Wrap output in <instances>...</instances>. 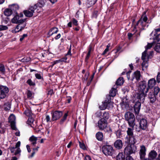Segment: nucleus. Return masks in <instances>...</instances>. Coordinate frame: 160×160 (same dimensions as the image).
Wrapping results in <instances>:
<instances>
[{
	"label": "nucleus",
	"mask_w": 160,
	"mask_h": 160,
	"mask_svg": "<svg viewBox=\"0 0 160 160\" xmlns=\"http://www.w3.org/2000/svg\"><path fill=\"white\" fill-rule=\"evenodd\" d=\"M107 103V108L109 109L112 107L113 103L111 101V100H108V101L107 100H105Z\"/></svg>",
	"instance_id": "e433bc0d"
},
{
	"label": "nucleus",
	"mask_w": 160,
	"mask_h": 160,
	"mask_svg": "<svg viewBox=\"0 0 160 160\" xmlns=\"http://www.w3.org/2000/svg\"><path fill=\"white\" fill-rule=\"evenodd\" d=\"M124 81L122 77L119 78L117 80L116 84L117 85H121L124 83Z\"/></svg>",
	"instance_id": "473e14b6"
},
{
	"label": "nucleus",
	"mask_w": 160,
	"mask_h": 160,
	"mask_svg": "<svg viewBox=\"0 0 160 160\" xmlns=\"http://www.w3.org/2000/svg\"><path fill=\"white\" fill-rule=\"evenodd\" d=\"M15 29L13 31V32L17 33L23 29L26 26V24L23 23H18Z\"/></svg>",
	"instance_id": "2eb2a0df"
},
{
	"label": "nucleus",
	"mask_w": 160,
	"mask_h": 160,
	"mask_svg": "<svg viewBox=\"0 0 160 160\" xmlns=\"http://www.w3.org/2000/svg\"><path fill=\"white\" fill-rule=\"evenodd\" d=\"M107 103L106 101L102 103V104L99 106V108L101 110H104L107 108Z\"/></svg>",
	"instance_id": "ea45409f"
},
{
	"label": "nucleus",
	"mask_w": 160,
	"mask_h": 160,
	"mask_svg": "<svg viewBox=\"0 0 160 160\" xmlns=\"http://www.w3.org/2000/svg\"><path fill=\"white\" fill-rule=\"evenodd\" d=\"M8 119L12 128L13 130H16L17 129L15 126V116L13 114H11L9 117Z\"/></svg>",
	"instance_id": "9b49d317"
},
{
	"label": "nucleus",
	"mask_w": 160,
	"mask_h": 160,
	"mask_svg": "<svg viewBox=\"0 0 160 160\" xmlns=\"http://www.w3.org/2000/svg\"><path fill=\"white\" fill-rule=\"evenodd\" d=\"M11 8L12 11H15L19 8L18 6L16 4H13L11 6Z\"/></svg>",
	"instance_id": "a19ab883"
},
{
	"label": "nucleus",
	"mask_w": 160,
	"mask_h": 160,
	"mask_svg": "<svg viewBox=\"0 0 160 160\" xmlns=\"http://www.w3.org/2000/svg\"><path fill=\"white\" fill-rule=\"evenodd\" d=\"M45 0H39L37 3L34 5L37 7L36 12H39L42 10V8L45 5Z\"/></svg>",
	"instance_id": "f8f14e48"
},
{
	"label": "nucleus",
	"mask_w": 160,
	"mask_h": 160,
	"mask_svg": "<svg viewBox=\"0 0 160 160\" xmlns=\"http://www.w3.org/2000/svg\"><path fill=\"white\" fill-rule=\"evenodd\" d=\"M9 91L8 88L5 86H0V99L4 98L6 94Z\"/></svg>",
	"instance_id": "6e6552de"
},
{
	"label": "nucleus",
	"mask_w": 160,
	"mask_h": 160,
	"mask_svg": "<svg viewBox=\"0 0 160 160\" xmlns=\"http://www.w3.org/2000/svg\"><path fill=\"white\" fill-rule=\"evenodd\" d=\"M3 108L5 110H9L11 108V104L9 102H7L4 104L3 106Z\"/></svg>",
	"instance_id": "58836bf2"
},
{
	"label": "nucleus",
	"mask_w": 160,
	"mask_h": 160,
	"mask_svg": "<svg viewBox=\"0 0 160 160\" xmlns=\"http://www.w3.org/2000/svg\"><path fill=\"white\" fill-rule=\"evenodd\" d=\"M134 152L131 145L127 146L124 149V153L126 155H130Z\"/></svg>",
	"instance_id": "dca6fc26"
},
{
	"label": "nucleus",
	"mask_w": 160,
	"mask_h": 160,
	"mask_svg": "<svg viewBox=\"0 0 160 160\" xmlns=\"http://www.w3.org/2000/svg\"><path fill=\"white\" fill-rule=\"evenodd\" d=\"M85 160H91V158L88 155L86 156L85 158Z\"/></svg>",
	"instance_id": "774afa93"
},
{
	"label": "nucleus",
	"mask_w": 160,
	"mask_h": 160,
	"mask_svg": "<svg viewBox=\"0 0 160 160\" xmlns=\"http://www.w3.org/2000/svg\"><path fill=\"white\" fill-rule=\"evenodd\" d=\"M26 20L25 19H19V16L18 15H15L12 19L11 22L13 23L18 24L19 23H23Z\"/></svg>",
	"instance_id": "ddd939ff"
},
{
	"label": "nucleus",
	"mask_w": 160,
	"mask_h": 160,
	"mask_svg": "<svg viewBox=\"0 0 160 160\" xmlns=\"http://www.w3.org/2000/svg\"><path fill=\"white\" fill-rule=\"evenodd\" d=\"M72 24L76 26H77L78 25V21L74 18H72Z\"/></svg>",
	"instance_id": "3c124183"
},
{
	"label": "nucleus",
	"mask_w": 160,
	"mask_h": 160,
	"mask_svg": "<svg viewBox=\"0 0 160 160\" xmlns=\"http://www.w3.org/2000/svg\"><path fill=\"white\" fill-rule=\"evenodd\" d=\"M27 36V34H24L22 35L21 36V37L20 38V41H22L24 38L26 37Z\"/></svg>",
	"instance_id": "bf43d9fd"
},
{
	"label": "nucleus",
	"mask_w": 160,
	"mask_h": 160,
	"mask_svg": "<svg viewBox=\"0 0 160 160\" xmlns=\"http://www.w3.org/2000/svg\"><path fill=\"white\" fill-rule=\"evenodd\" d=\"M159 39H160L158 38L157 37H156L154 39V41L152 42L151 43H148L146 48V50L145 51H146H146L147 49L151 48L152 47L154 43H155V42H156V41H157L158 42L159 41Z\"/></svg>",
	"instance_id": "bb28decb"
},
{
	"label": "nucleus",
	"mask_w": 160,
	"mask_h": 160,
	"mask_svg": "<svg viewBox=\"0 0 160 160\" xmlns=\"http://www.w3.org/2000/svg\"><path fill=\"white\" fill-rule=\"evenodd\" d=\"M132 77V78L131 79L132 81H133L135 78L137 81L140 80L141 77L140 72L138 71H135L133 73Z\"/></svg>",
	"instance_id": "6ab92c4d"
},
{
	"label": "nucleus",
	"mask_w": 160,
	"mask_h": 160,
	"mask_svg": "<svg viewBox=\"0 0 160 160\" xmlns=\"http://www.w3.org/2000/svg\"><path fill=\"white\" fill-rule=\"evenodd\" d=\"M12 11L11 9L7 8L5 10L4 14L5 16H9L12 14Z\"/></svg>",
	"instance_id": "72a5a7b5"
},
{
	"label": "nucleus",
	"mask_w": 160,
	"mask_h": 160,
	"mask_svg": "<svg viewBox=\"0 0 160 160\" xmlns=\"http://www.w3.org/2000/svg\"><path fill=\"white\" fill-rule=\"evenodd\" d=\"M146 12H144L143 14L142 15L140 19L137 22L136 25L134 27L133 30V31L134 32H136L138 31L137 29L138 28L140 32L138 33V36L140 35V32L145 29V28L148 26V25H147V21L148 20V18L146 15Z\"/></svg>",
	"instance_id": "f257e3e1"
},
{
	"label": "nucleus",
	"mask_w": 160,
	"mask_h": 160,
	"mask_svg": "<svg viewBox=\"0 0 160 160\" xmlns=\"http://www.w3.org/2000/svg\"><path fill=\"white\" fill-rule=\"evenodd\" d=\"M146 150V148L143 145L141 146L139 152L140 159H143L145 157Z\"/></svg>",
	"instance_id": "f3484780"
},
{
	"label": "nucleus",
	"mask_w": 160,
	"mask_h": 160,
	"mask_svg": "<svg viewBox=\"0 0 160 160\" xmlns=\"http://www.w3.org/2000/svg\"><path fill=\"white\" fill-rule=\"evenodd\" d=\"M8 27L6 26L0 25V31H3L7 30Z\"/></svg>",
	"instance_id": "8fccbe9b"
},
{
	"label": "nucleus",
	"mask_w": 160,
	"mask_h": 160,
	"mask_svg": "<svg viewBox=\"0 0 160 160\" xmlns=\"http://www.w3.org/2000/svg\"><path fill=\"white\" fill-rule=\"evenodd\" d=\"M79 145L81 148L83 149H85L86 148L84 144L80 143Z\"/></svg>",
	"instance_id": "0e129e2a"
},
{
	"label": "nucleus",
	"mask_w": 160,
	"mask_h": 160,
	"mask_svg": "<svg viewBox=\"0 0 160 160\" xmlns=\"http://www.w3.org/2000/svg\"><path fill=\"white\" fill-rule=\"evenodd\" d=\"M126 160H135L132 156L130 155H127Z\"/></svg>",
	"instance_id": "603ef678"
},
{
	"label": "nucleus",
	"mask_w": 160,
	"mask_h": 160,
	"mask_svg": "<svg viewBox=\"0 0 160 160\" xmlns=\"http://www.w3.org/2000/svg\"><path fill=\"white\" fill-rule=\"evenodd\" d=\"M127 132L128 134L127 137V138L134 135L133 132V129L131 128H128Z\"/></svg>",
	"instance_id": "4c0bfd02"
},
{
	"label": "nucleus",
	"mask_w": 160,
	"mask_h": 160,
	"mask_svg": "<svg viewBox=\"0 0 160 160\" xmlns=\"http://www.w3.org/2000/svg\"><path fill=\"white\" fill-rule=\"evenodd\" d=\"M21 142L20 141L17 142L15 145V147H11L9 148V149L12 153H13L14 155H17L21 152V150L19 148Z\"/></svg>",
	"instance_id": "39448f33"
},
{
	"label": "nucleus",
	"mask_w": 160,
	"mask_h": 160,
	"mask_svg": "<svg viewBox=\"0 0 160 160\" xmlns=\"http://www.w3.org/2000/svg\"><path fill=\"white\" fill-rule=\"evenodd\" d=\"M35 10H37L36 6H31L30 7L28 10L24 11L23 12L26 16L30 17L33 15V13Z\"/></svg>",
	"instance_id": "423d86ee"
},
{
	"label": "nucleus",
	"mask_w": 160,
	"mask_h": 160,
	"mask_svg": "<svg viewBox=\"0 0 160 160\" xmlns=\"http://www.w3.org/2000/svg\"><path fill=\"white\" fill-rule=\"evenodd\" d=\"M114 87L112 88L109 92L110 96L112 97L115 96L117 92V86H114Z\"/></svg>",
	"instance_id": "cd10ccee"
},
{
	"label": "nucleus",
	"mask_w": 160,
	"mask_h": 160,
	"mask_svg": "<svg viewBox=\"0 0 160 160\" xmlns=\"http://www.w3.org/2000/svg\"><path fill=\"white\" fill-rule=\"evenodd\" d=\"M95 114L97 117H99L101 116V112L100 111H98Z\"/></svg>",
	"instance_id": "e2e57ef3"
},
{
	"label": "nucleus",
	"mask_w": 160,
	"mask_h": 160,
	"mask_svg": "<svg viewBox=\"0 0 160 160\" xmlns=\"http://www.w3.org/2000/svg\"><path fill=\"white\" fill-rule=\"evenodd\" d=\"M35 152L33 151V152L32 153L31 155H29L28 156V158H32L34 155Z\"/></svg>",
	"instance_id": "338daca9"
},
{
	"label": "nucleus",
	"mask_w": 160,
	"mask_h": 160,
	"mask_svg": "<svg viewBox=\"0 0 160 160\" xmlns=\"http://www.w3.org/2000/svg\"><path fill=\"white\" fill-rule=\"evenodd\" d=\"M97 0H87L86 5L88 7H90L94 4Z\"/></svg>",
	"instance_id": "7c9ffc66"
},
{
	"label": "nucleus",
	"mask_w": 160,
	"mask_h": 160,
	"mask_svg": "<svg viewBox=\"0 0 160 160\" xmlns=\"http://www.w3.org/2000/svg\"><path fill=\"white\" fill-rule=\"evenodd\" d=\"M105 132H107L108 133H111L112 132V130L109 127H107V126L106 128L103 129Z\"/></svg>",
	"instance_id": "de8ad7c7"
},
{
	"label": "nucleus",
	"mask_w": 160,
	"mask_h": 160,
	"mask_svg": "<svg viewBox=\"0 0 160 160\" xmlns=\"http://www.w3.org/2000/svg\"><path fill=\"white\" fill-rule=\"evenodd\" d=\"M27 123L33 128H36L37 126L36 121L34 120L33 118H29L27 121Z\"/></svg>",
	"instance_id": "aec40b11"
},
{
	"label": "nucleus",
	"mask_w": 160,
	"mask_h": 160,
	"mask_svg": "<svg viewBox=\"0 0 160 160\" xmlns=\"http://www.w3.org/2000/svg\"><path fill=\"white\" fill-rule=\"evenodd\" d=\"M51 120L54 121L59 119L62 115V112L59 111H55L52 113Z\"/></svg>",
	"instance_id": "9d476101"
},
{
	"label": "nucleus",
	"mask_w": 160,
	"mask_h": 160,
	"mask_svg": "<svg viewBox=\"0 0 160 160\" xmlns=\"http://www.w3.org/2000/svg\"><path fill=\"white\" fill-rule=\"evenodd\" d=\"M125 118L126 120L128 122L129 126L133 128L135 125L134 114L129 112H127L125 114Z\"/></svg>",
	"instance_id": "7ed1b4c3"
},
{
	"label": "nucleus",
	"mask_w": 160,
	"mask_h": 160,
	"mask_svg": "<svg viewBox=\"0 0 160 160\" xmlns=\"http://www.w3.org/2000/svg\"><path fill=\"white\" fill-rule=\"evenodd\" d=\"M109 114L108 112H105L103 113V118L106 120L108 119L109 118Z\"/></svg>",
	"instance_id": "c03bdc74"
},
{
	"label": "nucleus",
	"mask_w": 160,
	"mask_h": 160,
	"mask_svg": "<svg viewBox=\"0 0 160 160\" xmlns=\"http://www.w3.org/2000/svg\"><path fill=\"white\" fill-rule=\"evenodd\" d=\"M157 153L154 150L151 151L148 154V157L151 160L154 159L157 156Z\"/></svg>",
	"instance_id": "a878e982"
},
{
	"label": "nucleus",
	"mask_w": 160,
	"mask_h": 160,
	"mask_svg": "<svg viewBox=\"0 0 160 160\" xmlns=\"http://www.w3.org/2000/svg\"><path fill=\"white\" fill-rule=\"evenodd\" d=\"M34 147H32L33 151L35 152H37L38 150V148H39V146H38L36 148H35Z\"/></svg>",
	"instance_id": "13d9d810"
},
{
	"label": "nucleus",
	"mask_w": 160,
	"mask_h": 160,
	"mask_svg": "<svg viewBox=\"0 0 160 160\" xmlns=\"http://www.w3.org/2000/svg\"><path fill=\"white\" fill-rule=\"evenodd\" d=\"M27 98L31 99L33 98L34 93L30 90H28L26 92Z\"/></svg>",
	"instance_id": "c9c22d12"
},
{
	"label": "nucleus",
	"mask_w": 160,
	"mask_h": 160,
	"mask_svg": "<svg viewBox=\"0 0 160 160\" xmlns=\"http://www.w3.org/2000/svg\"><path fill=\"white\" fill-rule=\"evenodd\" d=\"M128 139V141L130 144L134 145L137 142V137L133 135L127 138Z\"/></svg>",
	"instance_id": "b1692460"
},
{
	"label": "nucleus",
	"mask_w": 160,
	"mask_h": 160,
	"mask_svg": "<svg viewBox=\"0 0 160 160\" xmlns=\"http://www.w3.org/2000/svg\"><path fill=\"white\" fill-rule=\"evenodd\" d=\"M24 114L28 117H30L31 116L32 113L30 108H27L24 111Z\"/></svg>",
	"instance_id": "f704fd0d"
},
{
	"label": "nucleus",
	"mask_w": 160,
	"mask_h": 160,
	"mask_svg": "<svg viewBox=\"0 0 160 160\" xmlns=\"http://www.w3.org/2000/svg\"><path fill=\"white\" fill-rule=\"evenodd\" d=\"M141 103L140 102H137L134 106V110L136 114H138L140 109Z\"/></svg>",
	"instance_id": "393cba45"
},
{
	"label": "nucleus",
	"mask_w": 160,
	"mask_h": 160,
	"mask_svg": "<svg viewBox=\"0 0 160 160\" xmlns=\"http://www.w3.org/2000/svg\"><path fill=\"white\" fill-rule=\"evenodd\" d=\"M102 151L106 155H112L114 153V151L111 145H106L102 148Z\"/></svg>",
	"instance_id": "20e7f679"
},
{
	"label": "nucleus",
	"mask_w": 160,
	"mask_h": 160,
	"mask_svg": "<svg viewBox=\"0 0 160 160\" xmlns=\"http://www.w3.org/2000/svg\"><path fill=\"white\" fill-rule=\"evenodd\" d=\"M68 115V112L65 113L62 119L60 121V123L62 124L66 120L67 116Z\"/></svg>",
	"instance_id": "37998d69"
},
{
	"label": "nucleus",
	"mask_w": 160,
	"mask_h": 160,
	"mask_svg": "<svg viewBox=\"0 0 160 160\" xmlns=\"http://www.w3.org/2000/svg\"><path fill=\"white\" fill-rule=\"evenodd\" d=\"M45 120H46L47 122H51L52 121V120H51L50 121V117L48 115H47L46 116Z\"/></svg>",
	"instance_id": "6e6d98bb"
},
{
	"label": "nucleus",
	"mask_w": 160,
	"mask_h": 160,
	"mask_svg": "<svg viewBox=\"0 0 160 160\" xmlns=\"http://www.w3.org/2000/svg\"><path fill=\"white\" fill-rule=\"evenodd\" d=\"M140 92L137 93V98L138 101L143 103L146 95V93L148 91V88H146V83L144 81L139 83V88Z\"/></svg>",
	"instance_id": "f03ea898"
},
{
	"label": "nucleus",
	"mask_w": 160,
	"mask_h": 160,
	"mask_svg": "<svg viewBox=\"0 0 160 160\" xmlns=\"http://www.w3.org/2000/svg\"><path fill=\"white\" fill-rule=\"evenodd\" d=\"M29 140L31 143L32 146V147H35L37 143L38 138L34 135H32L29 138Z\"/></svg>",
	"instance_id": "5701e85b"
},
{
	"label": "nucleus",
	"mask_w": 160,
	"mask_h": 160,
	"mask_svg": "<svg viewBox=\"0 0 160 160\" xmlns=\"http://www.w3.org/2000/svg\"><path fill=\"white\" fill-rule=\"evenodd\" d=\"M0 71L3 73H4L5 72V69L4 66L3 65H0Z\"/></svg>",
	"instance_id": "09e8293b"
},
{
	"label": "nucleus",
	"mask_w": 160,
	"mask_h": 160,
	"mask_svg": "<svg viewBox=\"0 0 160 160\" xmlns=\"http://www.w3.org/2000/svg\"><path fill=\"white\" fill-rule=\"evenodd\" d=\"M121 133L120 130H118L116 132V135L118 138H120L121 136Z\"/></svg>",
	"instance_id": "864d4df0"
},
{
	"label": "nucleus",
	"mask_w": 160,
	"mask_h": 160,
	"mask_svg": "<svg viewBox=\"0 0 160 160\" xmlns=\"http://www.w3.org/2000/svg\"><path fill=\"white\" fill-rule=\"evenodd\" d=\"M156 82L155 79L152 78L149 80L148 82V89L149 88H152L156 84Z\"/></svg>",
	"instance_id": "4be33fe9"
},
{
	"label": "nucleus",
	"mask_w": 160,
	"mask_h": 160,
	"mask_svg": "<svg viewBox=\"0 0 160 160\" xmlns=\"http://www.w3.org/2000/svg\"><path fill=\"white\" fill-rule=\"evenodd\" d=\"M157 81L158 83L160 82V72L158 73L157 76Z\"/></svg>",
	"instance_id": "4d7b16f0"
},
{
	"label": "nucleus",
	"mask_w": 160,
	"mask_h": 160,
	"mask_svg": "<svg viewBox=\"0 0 160 160\" xmlns=\"http://www.w3.org/2000/svg\"><path fill=\"white\" fill-rule=\"evenodd\" d=\"M27 83L30 86H35V83L33 82L31 79H28L27 82Z\"/></svg>",
	"instance_id": "49530a36"
},
{
	"label": "nucleus",
	"mask_w": 160,
	"mask_h": 160,
	"mask_svg": "<svg viewBox=\"0 0 160 160\" xmlns=\"http://www.w3.org/2000/svg\"><path fill=\"white\" fill-rule=\"evenodd\" d=\"M125 156L122 153H119L116 157L117 160H125Z\"/></svg>",
	"instance_id": "2f4dec72"
},
{
	"label": "nucleus",
	"mask_w": 160,
	"mask_h": 160,
	"mask_svg": "<svg viewBox=\"0 0 160 160\" xmlns=\"http://www.w3.org/2000/svg\"><path fill=\"white\" fill-rule=\"evenodd\" d=\"M148 98L150 102L153 103L156 100V96L153 93V91L150 92L148 94Z\"/></svg>",
	"instance_id": "a211bd4d"
},
{
	"label": "nucleus",
	"mask_w": 160,
	"mask_h": 160,
	"mask_svg": "<svg viewBox=\"0 0 160 160\" xmlns=\"http://www.w3.org/2000/svg\"><path fill=\"white\" fill-rule=\"evenodd\" d=\"M115 147L118 149H121L123 146L122 142L121 140L118 139L116 140L114 144Z\"/></svg>",
	"instance_id": "412c9836"
},
{
	"label": "nucleus",
	"mask_w": 160,
	"mask_h": 160,
	"mask_svg": "<svg viewBox=\"0 0 160 160\" xmlns=\"http://www.w3.org/2000/svg\"><path fill=\"white\" fill-rule=\"evenodd\" d=\"M30 60V58H24L22 59V61H25L26 62H28Z\"/></svg>",
	"instance_id": "69168bd1"
},
{
	"label": "nucleus",
	"mask_w": 160,
	"mask_h": 160,
	"mask_svg": "<svg viewBox=\"0 0 160 160\" xmlns=\"http://www.w3.org/2000/svg\"><path fill=\"white\" fill-rule=\"evenodd\" d=\"M96 138L99 141H101L103 139V136L102 132H99L96 133Z\"/></svg>",
	"instance_id": "c756f323"
},
{
	"label": "nucleus",
	"mask_w": 160,
	"mask_h": 160,
	"mask_svg": "<svg viewBox=\"0 0 160 160\" xmlns=\"http://www.w3.org/2000/svg\"><path fill=\"white\" fill-rule=\"evenodd\" d=\"M58 32V28L56 27H53L48 32V34L49 35V36H51L54 34L57 33Z\"/></svg>",
	"instance_id": "c85d7f7f"
},
{
	"label": "nucleus",
	"mask_w": 160,
	"mask_h": 160,
	"mask_svg": "<svg viewBox=\"0 0 160 160\" xmlns=\"http://www.w3.org/2000/svg\"><path fill=\"white\" fill-rule=\"evenodd\" d=\"M35 76L36 78L38 79H41L42 78V76L40 74L38 73H36L35 74Z\"/></svg>",
	"instance_id": "5fc2aeb1"
},
{
	"label": "nucleus",
	"mask_w": 160,
	"mask_h": 160,
	"mask_svg": "<svg viewBox=\"0 0 160 160\" xmlns=\"http://www.w3.org/2000/svg\"><path fill=\"white\" fill-rule=\"evenodd\" d=\"M67 57L66 56H65V57H64V58H62L61 59H60V62H66V60H67Z\"/></svg>",
	"instance_id": "052dcab7"
},
{
	"label": "nucleus",
	"mask_w": 160,
	"mask_h": 160,
	"mask_svg": "<svg viewBox=\"0 0 160 160\" xmlns=\"http://www.w3.org/2000/svg\"><path fill=\"white\" fill-rule=\"evenodd\" d=\"M154 91L153 93L157 96L158 92H160V89L158 87H156L154 88Z\"/></svg>",
	"instance_id": "a18cd8bd"
},
{
	"label": "nucleus",
	"mask_w": 160,
	"mask_h": 160,
	"mask_svg": "<svg viewBox=\"0 0 160 160\" xmlns=\"http://www.w3.org/2000/svg\"><path fill=\"white\" fill-rule=\"evenodd\" d=\"M107 121L104 118H101L98 122V126L100 130H103L107 127Z\"/></svg>",
	"instance_id": "1a4fd4ad"
},
{
	"label": "nucleus",
	"mask_w": 160,
	"mask_h": 160,
	"mask_svg": "<svg viewBox=\"0 0 160 160\" xmlns=\"http://www.w3.org/2000/svg\"><path fill=\"white\" fill-rule=\"evenodd\" d=\"M90 51H88L87 55L85 58V61L86 62H87L89 59L90 56Z\"/></svg>",
	"instance_id": "680f3d73"
},
{
	"label": "nucleus",
	"mask_w": 160,
	"mask_h": 160,
	"mask_svg": "<svg viewBox=\"0 0 160 160\" xmlns=\"http://www.w3.org/2000/svg\"><path fill=\"white\" fill-rule=\"evenodd\" d=\"M147 56L146 55V51H144L142 53V58L143 60V62L142 63V70L146 69L148 66V58H147Z\"/></svg>",
	"instance_id": "0eeeda50"
},
{
	"label": "nucleus",
	"mask_w": 160,
	"mask_h": 160,
	"mask_svg": "<svg viewBox=\"0 0 160 160\" xmlns=\"http://www.w3.org/2000/svg\"><path fill=\"white\" fill-rule=\"evenodd\" d=\"M139 125L140 128L143 130H146L148 127L147 121L145 119H142L141 120Z\"/></svg>",
	"instance_id": "4468645a"
},
{
	"label": "nucleus",
	"mask_w": 160,
	"mask_h": 160,
	"mask_svg": "<svg viewBox=\"0 0 160 160\" xmlns=\"http://www.w3.org/2000/svg\"><path fill=\"white\" fill-rule=\"evenodd\" d=\"M154 49L157 52L160 53V43H158L156 45Z\"/></svg>",
	"instance_id": "79ce46f5"
}]
</instances>
